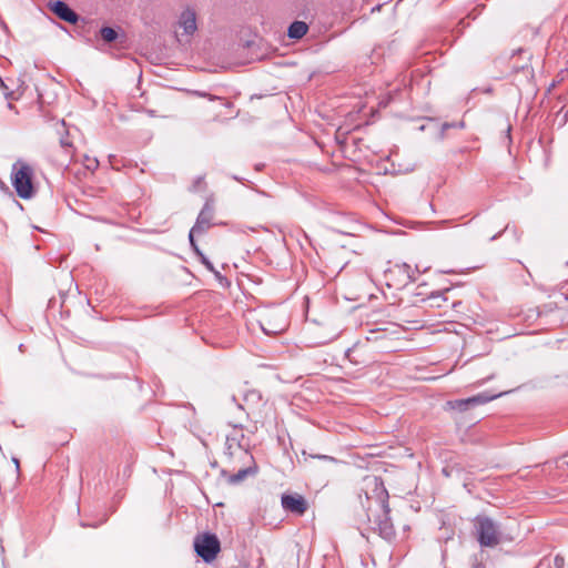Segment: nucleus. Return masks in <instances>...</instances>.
<instances>
[{
    "instance_id": "412c9836",
    "label": "nucleus",
    "mask_w": 568,
    "mask_h": 568,
    "mask_svg": "<svg viewBox=\"0 0 568 568\" xmlns=\"http://www.w3.org/2000/svg\"><path fill=\"white\" fill-rule=\"evenodd\" d=\"M84 166L87 170L94 172L99 168V161L97 159H91L90 156H84Z\"/></svg>"
},
{
    "instance_id": "2eb2a0df",
    "label": "nucleus",
    "mask_w": 568,
    "mask_h": 568,
    "mask_svg": "<svg viewBox=\"0 0 568 568\" xmlns=\"http://www.w3.org/2000/svg\"><path fill=\"white\" fill-rule=\"evenodd\" d=\"M257 471V467L255 465L248 466L246 468L240 469L237 473L231 475L227 479V481L232 485L240 484L243 481L247 476H253Z\"/></svg>"
},
{
    "instance_id": "9b49d317",
    "label": "nucleus",
    "mask_w": 568,
    "mask_h": 568,
    "mask_svg": "<svg viewBox=\"0 0 568 568\" xmlns=\"http://www.w3.org/2000/svg\"><path fill=\"white\" fill-rule=\"evenodd\" d=\"M518 52L520 54H523V53L527 54V62H525L524 64H518L516 62H513L510 68H511L514 73L521 72L525 75V78L529 81V80H531L534 78V69L528 63V60L530 59V54H528V52L523 50V49H519Z\"/></svg>"
},
{
    "instance_id": "9d476101",
    "label": "nucleus",
    "mask_w": 568,
    "mask_h": 568,
    "mask_svg": "<svg viewBox=\"0 0 568 568\" xmlns=\"http://www.w3.org/2000/svg\"><path fill=\"white\" fill-rule=\"evenodd\" d=\"M179 23L183 28L185 34H193L197 29L195 11L191 9L184 10L180 16Z\"/></svg>"
},
{
    "instance_id": "ddd939ff",
    "label": "nucleus",
    "mask_w": 568,
    "mask_h": 568,
    "mask_svg": "<svg viewBox=\"0 0 568 568\" xmlns=\"http://www.w3.org/2000/svg\"><path fill=\"white\" fill-rule=\"evenodd\" d=\"M301 454H302V459H298V462L304 463V464H308V462L311 459H318V460L329 463V464L338 463V460L333 456H328V455H324V454H315L312 450H307V449H303Z\"/></svg>"
},
{
    "instance_id": "f3484780",
    "label": "nucleus",
    "mask_w": 568,
    "mask_h": 568,
    "mask_svg": "<svg viewBox=\"0 0 568 568\" xmlns=\"http://www.w3.org/2000/svg\"><path fill=\"white\" fill-rule=\"evenodd\" d=\"M244 438V434L242 433L241 428L235 427V432L232 435L226 436V446L227 450H231L234 445H236L239 448H242L241 439ZM232 455V452H230Z\"/></svg>"
},
{
    "instance_id": "1a4fd4ad",
    "label": "nucleus",
    "mask_w": 568,
    "mask_h": 568,
    "mask_svg": "<svg viewBox=\"0 0 568 568\" xmlns=\"http://www.w3.org/2000/svg\"><path fill=\"white\" fill-rule=\"evenodd\" d=\"M213 216L214 205L211 201H206L193 225V233H197V235L204 234L213 225Z\"/></svg>"
},
{
    "instance_id": "f704fd0d",
    "label": "nucleus",
    "mask_w": 568,
    "mask_h": 568,
    "mask_svg": "<svg viewBox=\"0 0 568 568\" xmlns=\"http://www.w3.org/2000/svg\"><path fill=\"white\" fill-rule=\"evenodd\" d=\"M499 236V234L491 236V241L496 240Z\"/></svg>"
},
{
    "instance_id": "393cba45",
    "label": "nucleus",
    "mask_w": 568,
    "mask_h": 568,
    "mask_svg": "<svg viewBox=\"0 0 568 568\" xmlns=\"http://www.w3.org/2000/svg\"><path fill=\"white\" fill-rule=\"evenodd\" d=\"M554 568H565V558L561 556H556L554 558Z\"/></svg>"
},
{
    "instance_id": "4be33fe9",
    "label": "nucleus",
    "mask_w": 568,
    "mask_h": 568,
    "mask_svg": "<svg viewBox=\"0 0 568 568\" xmlns=\"http://www.w3.org/2000/svg\"><path fill=\"white\" fill-rule=\"evenodd\" d=\"M200 261L209 271L213 272L216 276H220V273L214 268L213 264L203 253H200Z\"/></svg>"
},
{
    "instance_id": "dca6fc26",
    "label": "nucleus",
    "mask_w": 568,
    "mask_h": 568,
    "mask_svg": "<svg viewBox=\"0 0 568 568\" xmlns=\"http://www.w3.org/2000/svg\"><path fill=\"white\" fill-rule=\"evenodd\" d=\"M499 395H489L487 393H480V394H477L475 396L468 397L467 402H468V405L471 408V407H475V406H478V405L487 404V403H489L490 400L495 399Z\"/></svg>"
},
{
    "instance_id": "2f4dec72",
    "label": "nucleus",
    "mask_w": 568,
    "mask_h": 568,
    "mask_svg": "<svg viewBox=\"0 0 568 568\" xmlns=\"http://www.w3.org/2000/svg\"><path fill=\"white\" fill-rule=\"evenodd\" d=\"M506 231H507V226H506V227H504L503 230H500L499 235H500L501 233L506 232Z\"/></svg>"
},
{
    "instance_id": "6ab92c4d",
    "label": "nucleus",
    "mask_w": 568,
    "mask_h": 568,
    "mask_svg": "<svg viewBox=\"0 0 568 568\" xmlns=\"http://www.w3.org/2000/svg\"><path fill=\"white\" fill-rule=\"evenodd\" d=\"M99 33H100L102 40L106 43L114 42L119 37L118 31L112 27H102L100 29Z\"/></svg>"
},
{
    "instance_id": "423d86ee",
    "label": "nucleus",
    "mask_w": 568,
    "mask_h": 568,
    "mask_svg": "<svg viewBox=\"0 0 568 568\" xmlns=\"http://www.w3.org/2000/svg\"><path fill=\"white\" fill-rule=\"evenodd\" d=\"M60 129H58L59 143L60 148L62 150V154L57 156L54 159V162L59 166H67L68 163L71 161L73 153H74V146L73 143L69 140V132L65 129V122L64 120H61L59 123Z\"/></svg>"
},
{
    "instance_id": "aec40b11",
    "label": "nucleus",
    "mask_w": 568,
    "mask_h": 568,
    "mask_svg": "<svg viewBox=\"0 0 568 568\" xmlns=\"http://www.w3.org/2000/svg\"><path fill=\"white\" fill-rule=\"evenodd\" d=\"M449 404L452 405V407L454 409H457L459 412H466L470 408V406L468 405L467 398L449 402Z\"/></svg>"
},
{
    "instance_id": "6e6552de",
    "label": "nucleus",
    "mask_w": 568,
    "mask_h": 568,
    "mask_svg": "<svg viewBox=\"0 0 568 568\" xmlns=\"http://www.w3.org/2000/svg\"><path fill=\"white\" fill-rule=\"evenodd\" d=\"M48 7L59 19L70 24H77L80 20L85 22L84 19H81L80 16L62 0L51 1L48 3Z\"/></svg>"
},
{
    "instance_id": "39448f33",
    "label": "nucleus",
    "mask_w": 568,
    "mask_h": 568,
    "mask_svg": "<svg viewBox=\"0 0 568 568\" xmlns=\"http://www.w3.org/2000/svg\"><path fill=\"white\" fill-rule=\"evenodd\" d=\"M194 549L205 562L213 561L221 550V544L216 535L205 532L194 538Z\"/></svg>"
},
{
    "instance_id": "c85d7f7f",
    "label": "nucleus",
    "mask_w": 568,
    "mask_h": 568,
    "mask_svg": "<svg viewBox=\"0 0 568 568\" xmlns=\"http://www.w3.org/2000/svg\"><path fill=\"white\" fill-rule=\"evenodd\" d=\"M12 460H13V464H16L17 469H19V459L14 457Z\"/></svg>"
},
{
    "instance_id": "c9c22d12",
    "label": "nucleus",
    "mask_w": 568,
    "mask_h": 568,
    "mask_svg": "<svg viewBox=\"0 0 568 568\" xmlns=\"http://www.w3.org/2000/svg\"><path fill=\"white\" fill-rule=\"evenodd\" d=\"M346 356H347V357H349V356H351V349H348V351L346 352Z\"/></svg>"
},
{
    "instance_id": "4468645a",
    "label": "nucleus",
    "mask_w": 568,
    "mask_h": 568,
    "mask_svg": "<svg viewBox=\"0 0 568 568\" xmlns=\"http://www.w3.org/2000/svg\"><path fill=\"white\" fill-rule=\"evenodd\" d=\"M308 31V26L304 21H294L290 24L287 36L291 39H301Z\"/></svg>"
},
{
    "instance_id": "e433bc0d",
    "label": "nucleus",
    "mask_w": 568,
    "mask_h": 568,
    "mask_svg": "<svg viewBox=\"0 0 568 568\" xmlns=\"http://www.w3.org/2000/svg\"><path fill=\"white\" fill-rule=\"evenodd\" d=\"M509 133H510V126H508V129H507V134L509 135Z\"/></svg>"
},
{
    "instance_id": "7ed1b4c3",
    "label": "nucleus",
    "mask_w": 568,
    "mask_h": 568,
    "mask_svg": "<svg viewBox=\"0 0 568 568\" xmlns=\"http://www.w3.org/2000/svg\"><path fill=\"white\" fill-rule=\"evenodd\" d=\"M375 490H378V498L383 510V515L375 520L377 531L382 538L390 540L395 536V529L389 517L388 493L383 483H377V479H375Z\"/></svg>"
},
{
    "instance_id": "cd10ccee",
    "label": "nucleus",
    "mask_w": 568,
    "mask_h": 568,
    "mask_svg": "<svg viewBox=\"0 0 568 568\" xmlns=\"http://www.w3.org/2000/svg\"><path fill=\"white\" fill-rule=\"evenodd\" d=\"M192 248H193V251L195 252V254H196L199 257H200V253H203V252L199 248L197 244L195 245V247H192Z\"/></svg>"
},
{
    "instance_id": "f8f14e48",
    "label": "nucleus",
    "mask_w": 568,
    "mask_h": 568,
    "mask_svg": "<svg viewBox=\"0 0 568 568\" xmlns=\"http://www.w3.org/2000/svg\"><path fill=\"white\" fill-rule=\"evenodd\" d=\"M395 271L398 272V274H400L403 276L402 281H400V284L403 286H406L408 283H412L414 282L416 278H415V271L410 267V265L406 264V263H403V264H397L395 265V268L393 271H390L389 273H394Z\"/></svg>"
},
{
    "instance_id": "5701e85b",
    "label": "nucleus",
    "mask_w": 568,
    "mask_h": 568,
    "mask_svg": "<svg viewBox=\"0 0 568 568\" xmlns=\"http://www.w3.org/2000/svg\"><path fill=\"white\" fill-rule=\"evenodd\" d=\"M204 185V176H197L193 184H192V187H191V191H199L202 189V186Z\"/></svg>"
},
{
    "instance_id": "bb28decb",
    "label": "nucleus",
    "mask_w": 568,
    "mask_h": 568,
    "mask_svg": "<svg viewBox=\"0 0 568 568\" xmlns=\"http://www.w3.org/2000/svg\"><path fill=\"white\" fill-rule=\"evenodd\" d=\"M195 235H197V233H193V227H192L190 233H189V241H190V244H191L192 247H195V245H196V242L194 240Z\"/></svg>"
},
{
    "instance_id": "72a5a7b5",
    "label": "nucleus",
    "mask_w": 568,
    "mask_h": 568,
    "mask_svg": "<svg viewBox=\"0 0 568 568\" xmlns=\"http://www.w3.org/2000/svg\"><path fill=\"white\" fill-rule=\"evenodd\" d=\"M506 231H507V226H506V227H504L503 230H500L499 235H500L501 233L506 232Z\"/></svg>"
},
{
    "instance_id": "473e14b6",
    "label": "nucleus",
    "mask_w": 568,
    "mask_h": 568,
    "mask_svg": "<svg viewBox=\"0 0 568 568\" xmlns=\"http://www.w3.org/2000/svg\"><path fill=\"white\" fill-rule=\"evenodd\" d=\"M506 231H507V226H506V227H504L503 230H500L499 235H500L501 233L506 232Z\"/></svg>"
},
{
    "instance_id": "0eeeda50",
    "label": "nucleus",
    "mask_w": 568,
    "mask_h": 568,
    "mask_svg": "<svg viewBox=\"0 0 568 568\" xmlns=\"http://www.w3.org/2000/svg\"><path fill=\"white\" fill-rule=\"evenodd\" d=\"M281 504L285 511L302 516L308 508L306 499L300 494H283Z\"/></svg>"
},
{
    "instance_id": "20e7f679",
    "label": "nucleus",
    "mask_w": 568,
    "mask_h": 568,
    "mask_svg": "<svg viewBox=\"0 0 568 568\" xmlns=\"http://www.w3.org/2000/svg\"><path fill=\"white\" fill-rule=\"evenodd\" d=\"M258 324L266 335L282 333L286 326V316L282 310L266 308L260 313Z\"/></svg>"
},
{
    "instance_id": "f03ea898",
    "label": "nucleus",
    "mask_w": 568,
    "mask_h": 568,
    "mask_svg": "<svg viewBox=\"0 0 568 568\" xmlns=\"http://www.w3.org/2000/svg\"><path fill=\"white\" fill-rule=\"evenodd\" d=\"M32 178L33 170L29 164H13L11 182L19 197L28 200L34 195Z\"/></svg>"
},
{
    "instance_id": "a878e982",
    "label": "nucleus",
    "mask_w": 568,
    "mask_h": 568,
    "mask_svg": "<svg viewBox=\"0 0 568 568\" xmlns=\"http://www.w3.org/2000/svg\"><path fill=\"white\" fill-rule=\"evenodd\" d=\"M456 126L463 128V126H464V122H463V121H460V122H458V123H448V122H445V123L443 124V131H445V130H447V129H449V128H456Z\"/></svg>"
},
{
    "instance_id": "c756f323",
    "label": "nucleus",
    "mask_w": 568,
    "mask_h": 568,
    "mask_svg": "<svg viewBox=\"0 0 568 568\" xmlns=\"http://www.w3.org/2000/svg\"><path fill=\"white\" fill-rule=\"evenodd\" d=\"M0 186H1L2 189L9 190V189H8V186H7V185H6L1 180H0Z\"/></svg>"
},
{
    "instance_id": "a211bd4d",
    "label": "nucleus",
    "mask_w": 568,
    "mask_h": 568,
    "mask_svg": "<svg viewBox=\"0 0 568 568\" xmlns=\"http://www.w3.org/2000/svg\"><path fill=\"white\" fill-rule=\"evenodd\" d=\"M425 286H426V284L419 285L417 287V290H420V291L416 292L415 295H417V296H424L425 295V296H427L428 300H434V301L438 300V298H442L443 301H446V298L443 295H444L445 292L450 291V288H446L444 291H432V292L427 293V292H424V290H422Z\"/></svg>"
},
{
    "instance_id": "b1692460",
    "label": "nucleus",
    "mask_w": 568,
    "mask_h": 568,
    "mask_svg": "<svg viewBox=\"0 0 568 568\" xmlns=\"http://www.w3.org/2000/svg\"><path fill=\"white\" fill-rule=\"evenodd\" d=\"M556 467L564 469L565 467L568 468V454L560 457L558 460H556Z\"/></svg>"
},
{
    "instance_id": "7c9ffc66",
    "label": "nucleus",
    "mask_w": 568,
    "mask_h": 568,
    "mask_svg": "<svg viewBox=\"0 0 568 568\" xmlns=\"http://www.w3.org/2000/svg\"><path fill=\"white\" fill-rule=\"evenodd\" d=\"M232 568H251V567H248V566H241V565H239V566H235V567H232Z\"/></svg>"
},
{
    "instance_id": "f257e3e1",
    "label": "nucleus",
    "mask_w": 568,
    "mask_h": 568,
    "mask_svg": "<svg viewBox=\"0 0 568 568\" xmlns=\"http://www.w3.org/2000/svg\"><path fill=\"white\" fill-rule=\"evenodd\" d=\"M474 521L475 534L481 547H495L501 541L500 527L490 517L478 515Z\"/></svg>"
}]
</instances>
